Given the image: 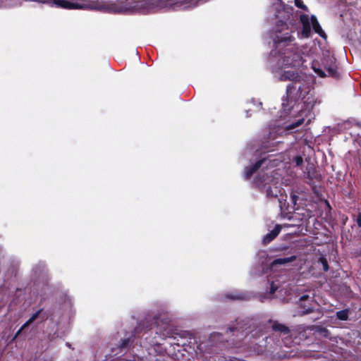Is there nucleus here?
Listing matches in <instances>:
<instances>
[{
	"label": "nucleus",
	"instance_id": "obj_19",
	"mask_svg": "<svg viewBox=\"0 0 361 361\" xmlns=\"http://www.w3.org/2000/svg\"><path fill=\"white\" fill-rule=\"evenodd\" d=\"M295 162L297 166H300L302 163V159L300 157H297L295 158Z\"/></svg>",
	"mask_w": 361,
	"mask_h": 361
},
{
	"label": "nucleus",
	"instance_id": "obj_1",
	"mask_svg": "<svg viewBox=\"0 0 361 361\" xmlns=\"http://www.w3.org/2000/svg\"><path fill=\"white\" fill-rule=\"evenodd\" d=\"M291 30L288 25L280 21L276 26V36L274 39L275 49L279 52V64L281 68H299L304 60L302 53L294 44V38L290 35Z\"/></svg>",
	"mask_w": 361,
	"mask_h": 361
},
{
	"label": "nucleus",
	"instance_id": "obj_6",
	"mask_svg": "<svg viewBox=\"0 0 361 361\" xmlns=\"http://www.w3.org/2000/svg\"><path fill=\"white\" fill-rule=\"evenodd\" d=\"M310 91L311 89L309 85L302 84V85H300L298 87V95L297 99L304 100V102H306L309 99L308 97L307 99L305 100L306 97L310 94Z\"/></svg>",
	"mask_w": 361,
	"mask_h": 361
},
{
	"label": "nucleus",
	"instance_id": "obj_9",
	"mask_svg": "<svg viewBox=\"0 0 361 361\" xmlns=\"http://www.w3.org/2000/svg\"><path fill=\"white\" fill-rule=\"evenodd\" d=\"M264 161L265 159H261L256 162L255 165H253L252 167L246 168L245 171V178H249L253 174V173L261 166L262 164Z\"/></svg>",
	"mask_w": 361,
	"mask_h": 361
},
{
	"label": "nucleus",
	"instance_id": "obj_25",
	"mask_svg": "<svg viewBox=\"0 0 361 361\" xmlns=\"http://www.w3.org/2000/svg\"><path fill=\"white\" fill-rule=\"evenodd\" d=\"M307 298H308V295H303V296H302V297L300 298V300H301V301H304V300H307Z\"/></svg>",
	"mask_w": 361,
	"mask_h": 361
},
{
	"label": "nucleus",
	"instance_id": "obj_24",
	"mask_svg": "<svg viewBox=\"0 0 361 361\" xmlns=\"http://www.w3.org/2000/svg\"><path fill=\"white\" fill-rule=\"evenodd\" d=\"M277 289V287H275L274 286V284H271V293H274V291Z\"/></svg>",
	"mask_w": 361,
	"mask_h": 361
},
{
	"label": "nucleus",
	"instance_id": "obj_12",
	"mask_svg": "<svg viewBox=\"0 0 361 361\" xmlns=\"http://www.w3.org/2000/svg\"><path fill=\"white\" fill-rule=\"evenodd\" d=\"M39 312H37L35 313L21 327L20 329L17 331L16 334V337L18 336L20 332L27 326H28L30 324H32L37 317L39 315Z\"/></svg>",
	"mask_w": 361,
	"mask_h": 361
},
{
	"label": "nucleus",
	"instance_id": "obj_15",
	"mask_svg": "<svg viewBox=\"0 0 361 361\" xmlns=\"http://www.w3.org/2000/svg\"><path fill=\"white\" fill-rule=\"evenodd\" d=\"M319 261L322 264L323 270L324 271H327L329 270V265L326 259L324 257H319Z\"/></svg>",
	"mask_w": 361,
	"mask_h": 361
},
{
	"label": "nucleus",
	"instance_id": "obj_20",
	"mask_svg": "<svg viewBox=\"0 0 361 361\" xmlns=\"http://www.w3.org/2000/svg\"><path fill=\"white\" fill-rule=\"evenodd\" d=\"M228 298L232 300H240L243 298L241 295H228Z\"/></svg>",
	"mask_w": 361,
	"mask_h": 361
},
{
	"label": "nucleus",
	"instance_id": "obj_27",
	"mask_svg": "<svg viewBox=\"0 0 361 361\" xmlns=\"http://www.w3.org/2000/svg\"><path fill=\"white\" fill-rule=\"evenodd\" d=\"M292 199H293V202L295 204V202L297 201V196L296 195H293L292 196Z\"/></svg>",
	"mask_w": 361,
	"mask_h": 361
},
{
	"label": "nucleus",
	"instance_id": "obj_29",
	"mask_svg": "<svg viewBox=\"0 0 361 361\" xmlns=\"http://www.w3.org/2000/svg\"><path fill=\"white\" fill-rule=\"evenodd\" d=\"M44 361H51V360H44Z\"/></svg>",
	"mask_w": 361,
	"mask_h": 361
},
{
	"label": "nucleus",
	"instance_id": "obj_10",
	"mask_svg": "<svg viewBox=\"0 0 361 361\" xmlns=\"http://www.w3.org/2000/svg\"><path fill=\"white\" fill-rule=\"evenodd\" d=\"M272 329L274 331L281 332L283 334H288L290 332L288 326L283 324H280L278 322H274L273 323Z\"/></svg>",
	"mask_w": 361,
	"mask_h": 361
},
{
	"label": "nucleus",
	"instance_id": "obj_17",
	"mask_svg": "<svg viewBox=\"0 0 361 361\" xmlns=\"http://www.w3.org/2000/svg\"><path fill=\"white\" fill-rule=\"evenodd\" d=\"M294 89H295V87L292 85H289L287 86L286 94H287V97L288 99L291 97V94H292L293 90Z\"/></svg>",
	"mask_w": 361,
	"mask_h": 361
},
{
	"label": "nucleus",
	"instance_id": "obj_21",
	"mask_svg": "<svg viewBox=\"0 0 361 361\" xmlns=\"http://www.w3.org/2000/svg\"><path fill=\"white\" fill-rule=\"evenodd\" d=\"M357 224L359 227H361V214H359L357 218Z\"/></svg>",
	"mask_w": 361,
	"mask_h": 361
},
{
	"label": "nucleus",
	"instance_id": "obj_11",
	"mask_svg": "<svg viewBox=\"0 0 361 361\" xmlns=\"http://www.w3.org/2000/svg\"><path fill=\"white\" fill-rule=\"evenodd\" d=\"M295 259H296V257L294 255L289 257L276 259L272 262L271 266L274 267V266H276L278 264H287L289 262H292L295 261Z\"/></svg>",
	"mask_w": 361,
	"mask_h": 361
},
{
	"label": "nucleus",
	"instance_id": "obj_16",
	"mask_svg": "<svg viewBox=\"0 0 361 361\" xmlns=\"http://www.w3.org/2000/svg\"><path fill=\"white\" fill-rule=\"evenodd\" d=\"M295 4L298 8H300L305 11L307 10V6L303 4V2L301 0H295Z\"/></svg>",
	"mask_w": 361,
	"mask_h": 361
},
{
	"label": "nucleus",
	"instance_id": "obj_22",
	"mask_svg": "<svg viewBox=\"0 0 361 361\" xmlns=\"http://www.w3.org/2000/svg\"><path fill=\"white\" fill-rule=\"evenodd\" d=\"M312 312L310 308L305 309V310L302 311V314H308Z\"/></svg>",
	"mask_w": 361,
	"mask_h": 361
},
{
	"label": "nucleus",
	"instance_id": "obj_2",
	"mask_svg": "<svg viewBox=\"0 0 361 361\" xmlns=\"http://www.w3.org/2000/svg\"><path fill=\"white\" fill-rule=\"evenodd\" d=\"M255 183L262 191L266 192L267 197H276L280 192L277 183L270 176L257 177Z\"/></svg>",
	"mask_w": 361,
	"mask_h": 361
},
{
	"label": "nucleus",
	"instance_id": "obj_8",
	"mask_svg": "<svg viewBox=\"0 0 361 361\" xmlns=\"http://www.w3.org/2000/svg\"><path fill=\"white\" fill-rule=\"evenodd\" d=\"M310 20L314 32L319 34L322 37L326 38V35L325 32L322 30L316 16H312L310 18Z\"/></svg>",
	"mask_w": 361,
	"mask_h": 361
},
{
	"label": "nucleus",
	"instance_id": "obj_18",
	"mask_svg": "<svg viewBox=\"0 0 361 361\" xmlns=\"http://www.w3.org/2000/svg\"><path fill=\"white\" fill-rule=\"evenodd\" d=\"M310 32V27L309 25H304L302 33L305 37H308Z\"/></svg>",
	"mask_w": 361,
	"mask_h": 361
},
{
	"label": "nucleus",
	"instance_id": "obj_7",
	"mask_svg": "<svg viewBox=\"0 0 361 361\" xmlns=\"http://www.w3.org/2000/svg\"><path fill=\"white\" fill-rule=\"evenodd\" d=\"M281 227L280 225H276L274 228L269 233H267L263 238V243L268 244L273 240L280 233Z\"/></svg>",
	"mask_w": 361,
	"mask_h": 361
},
{
	"label": "nucleus",
	"instance_id": "obj_3",
	"mask_svg": "<svg viewBox=\"0 0 361 361\" xmlns=\"http://www.w3.org/2000/svg\"><path fill=\"white\" fill-rule=\"evenodd\" d=\"M54 3L57 6L66 9H88L92 8L82 0H54Z\"/></svg>",
	"mask_w": 361,
	"mask_h": 361
},
{
	"label": "nucleus",
	"instance_id": "obj_5",
	"mask_svg": "<svg viewBox=\"0 0 361 361\" xmlns=\"http://www.w3.org/2000/svg\"><path fill=\"white\" fill-rule=\"evenodd\" d=\"M312 68L314 71L320 77L331 76L334 78L338 77L336 66L333 63L328 67H324V70L322 68L316 67V64L313 63Z\"/></svg>",
	"mask_w": 361,
	"mask_h": 361
},
{
	"label": "nucleus",
	"instance_id": "obj_23",
	"mask_svg": "<svg viewBox=\"0 0 361 361\" xmlns=\"http://www.w3.org/2000/svg\"><path fill=\"white\" fill-rule=\"evenodd\" d=\"M128 343V340H124L122 343V344L121 345L120 348H124L126 346V345Z\"/></svg>",
	"mask_w": 361,
	"mask_h": 361
},
{
	"label": "nucleus",
	"instance_id": "obj_14",
	"mask_svg": "<svg viewBox=\"0 0 361 361\" xmlns=\"http://www.w3.org/2000/svg\"><path fill=\"white\" fill-rule=\"evenodd\" d=\"M304 121V119L303 118H301V119H299L298 121H296L295 123H293L289 126H288L286 129V130H291V129H294L297 127H298L299 126H300Z\"/></svg>",
	"mask_w": 361,
	"mask_h": 361
},
{
	"label": "nucleus",
	"instance_id": "obj_28",
	"mask_svg": "<svg viewBox=\"0 0 361 361\" xmlns=\"http://www.w3.org/2000/svg\"><path fill=\"white\" fill-rule=\"evenodd\" d=\"M269 137H270V139H271V140H274V139H275V136H274L273 133H270V135H269Z\"/></svg>",
	"mask_w": 361,
	"mask_h": 361
},
{
	"label": "nucleus",
	"instance_id": "obj_26",
	"mask_svg": "<svg viewBox=\"0 0 361 361\" xmlns=\"http://www.w3.org/2000/svg\"><path fill=\"white\" fill-rule=\"evenodd\" d=\"M229 329H230V331H231V332H233V331H235V330H238V327H234V326H233V327H231Z\"/></svg>",
	"mask_w": 361,
	"mask_h": 361
},
{
	"label": "nucleus",
	"instance_id": "obj_4",
	"mask_svg": "<svg viewBox=\"0 0 361 361\" xmlns=\"http://www.w3.org/2000/svg\"><path fill=\"white\" fill-rule=\"evenodd\" d=\"M275 78L280 81L290 80L299 82L302 79V75L295 71H283L276 72Z\"/></svg>",
	"mask_w": 361,
	"mask_h": 361
},
{
	"label": "nucleus",
	"instance_id": "obj_13",
	"mask_svg": "<svg viewBox=\"0 0 361 361\" xmlns=\"http://www.w3.org/2000/svg\"><path fill=\"white\" fill-rule=\"evenodd\" d=\"M337 318L340 320H347L348 317V310H343L336 312Z\"/></svg>",
	"mask_w": 361,
	"mask_h": 361
}]
</instances>
